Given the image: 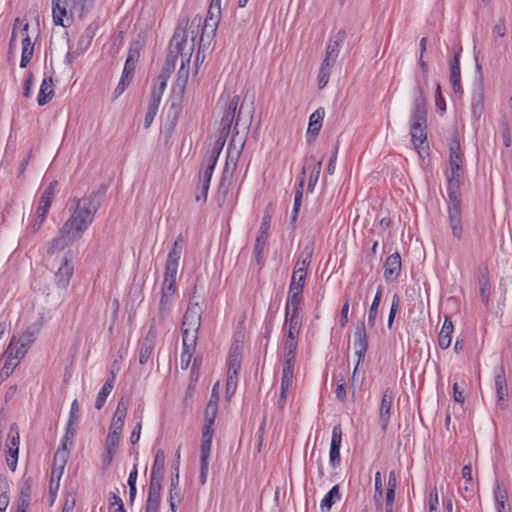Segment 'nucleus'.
Instances as JSON below:
<instances>
[{
    "instance_id": "46",
    "label": "nucleus",
    "mask_w": 512,
    "mask_h": 512,
    "mask_svg": "<svg viewBox=\"0 0 512 512\" xmlns=\"http://www.w3.org/2000/svg\"><path fill=\"white\" fill-rule=\"evenodd\" d=\"M382 496H383V488H382V476L379 471L375 473V491H374V501L377 509L382 508Z\"/></svg>"
},
{
    "instance_id": "45",
    "label": "nucleus",
    "mask_w": 512,
    "mask_h": 512,
    "mask_svg": "<svg viewBox=\"0 0 512 512\" xmlns=\"http://www.w3.org/2000/svg\"><path fill=\"white\" fill-rule=\"evenodd\" d=\"M31 501V486L28 482L21 488V492L17 501V508L24 509L27 511V508L30 505Z\"/></svg>"
},
{
    "instance_id": "42",
    "label": "nucleus",
    "mask_w": 512,
    "mask_h": 512,
    "mask_svg": "<svg viewBox=\"0 0 512 512\" xmlns=\"http://www.w3.org/2000/svg\"><path fill=\"white\" fill-rule=\"evenodd\" d=\"M313 254V246L312 245H306L301 253L299 254L298 260L295 264L294 268H302L307 272V268L311 262Z\"/></svg>"
},
{
    "instance_id": "8",
    "label": "nucleus",
    "mask_w": 512,
    "mask_h": 512,
    "mask_svg": "<svg viewBox=\"0 0 512 512\" xmlns=\"http://www.w3.org/2000/svg\"><path fill=\"white\" fill-rule=\"evenodd\" d=\"M157 341V329L155 325V319L152 320V323L149 327V330L145 337L139 340L138 342V351H139V364L145 365L151 359L155 345Z\"/></svg>"
},
{
    "instance_id": "28",
    "label": "nucleus",
    "mask_w": 512,
    "mask_h": 512,
    "mask_svg": "<svg viewBox=\"0 0 512 512\" xmlns=\"http://www.w3.org/2000/svg\"><path fill=\"white\" fill-rule=\"evenodd\" d=\"M320 132V109L315 110L310 118L309 125L307 129V143L308 145H312L315 143L317 136Z\"/></svg>"
},
{
    "instance_id": "2",
    "label": "nucleus",
    "mask_w": 512,
    "mask_h": 512,
    "mask_svg": "<svg viewBox=\"0 0 512 512\" xmlns=\"http://www.w3.org/2000/svg\"><path fill=\"white\" fill-rule=\"evenodd\" d=\"M463 162L464 156L461 153L459 136L457 132H454L449 142V167L445 171V177L448 194V223L453 236L458 240L462 238L463 234L461 193V186L465 181Z\"/></svg>"
},
{
    "instance_id": "53",
    "label": "nucleus",
    "mask_w": 512,
    "mask_h": 512,
    "mask_svg": "<svg viewBox=\"0 0 512 512\" xmlns=\"http://www.w3.org/2000/svg\"><path fill=\"white\" fill-rule=\"evenodd\" d=\"M162 480L163 478L150 476L148 494L161 495Z\"/></svg>"
},
{
    "instance_id": "10",
    "label": "nucleus",
    "mask_w": 512,
    "mask_h": 512,
    "mask_svg": "<svg viewBox=\"0 0 512 512\" xmlns=\"http://www.w3.org/2000/svg\"><path fill=\"white\" fill-rule=\"evenodd\" d=\"M220 18L221 17L210 15L209 12H207V16L205 18L202 33L199 40L197 59L199 58L201 50H204L205 48L209 47L213 38L215 37Z\"/></svg>"
},
{
    "instance_id": "50",
    "label": "nucleus",
    "mask_w": 512,
    "mask_h": 512,
    "mask_svg": "<svg viewBox=\"0 0 512 512\" xmlns=\"http://www.w3.org/2000/svg\"><path fill=\"white\" fill-rule=\"evenodd\" d=\"M210 183L199 180L196 188L195 200L206 202Z\"/></svg>"
},
{
    "instance_id": "40",
    "label": "nucleus",
    "mask_w": 512,
    "mask_h": 512,
    "mask_svg": "<svg viewBox=\"0 0 512 512\" xmlns=\"http://www.w3.org/2000/svg\"><path fill=\"white\" fill-rule=\"evenodd\" d=\"M216 163H217V160H215L214 157H212V158L204 157L203 168L200 171L199 180L210 183Z\"/></svg>"
},
{
    "instance_id": "55",
    "label": "nucleus",
    "mask_w": 512,
    "mask_h": 512,
    "mask_svg": "<svg viewBox=\"0 0 512 512\" xmlns=\"http://www.w3.org/2000/svg\"><path fill=\"white\" fill-rule=\"evenodd\" d=\"M121 439V435L117 434V432H108V435L106 437L105 441V448H109L112 450L117 449L119 442Z\"/></svg>"
},
{
    "instance_id": "48",
    "label": "nucleus",
    "mask_w": 512,
    "mask_h": 512,
    "mask_svg": "<svg viewBox=\"0 0 512 512\" xmlns=\"http://www.w3.org/2000/svg\"><path fill=\"white\" fill-rule=\"evenodd\" d=\"M242 350V344L235 341L230 348L228 362H242Z\"/></svg>"
},
{
    "instance_id": "29",
    "label": "nucleus",
    "mask_w": 512,
    "mask_h": 512,
    "mask_svg": "<svg viewBox=\"0 0 512 512\" xmlns=\"http://www.w3.org/2000/svg\"><path fill=\"white\" fill-rule=\"evenodd\" d=\"M297 341L285 340L283 369L294 370Z\"/></svg>"
},
{
    "instance_id": "23",
    "label": "nucleus",
    "mask_w": 512,
    "mask_h": 512,
    "mask_svg": "<svg viewBox=\"0 0 512 512\" xmlns=\"http://www.w3.org/2000/svg\"><path fill=\"white\" fill-rule=\"evenodd\" d=\"M68 3L69 0H52V18L56 26H68L64 24V18L68 13Z\"/></svg>"
},
{
    "instance_id": "44",
    "label": "nucleus",
    "mask_w": 512,
    "mask_h": 512,
    "mask_svg": "<svg viewBox=\"0 0 512 512\" xmlns=\"http://www.w3.org/2000/svg\"><path fill=\"white\" fill-rule=\"evenodd\" d=\"M182 331V348L195 350L198 331L189 330L187 328Z\"/></svg>"
},
{
    "instance_id": "37",
    "label": "nucleus",
    "mask_w": 512,
    "mask_h": 512,
    "mask_svg": "<svg viewBox=\"0 0 512 512\" xmlns=\"http://www.w3.org/2000/svg\"><path fill=\"white\" fill-rule=\"evenodd\" d=\"M340 499L341 493L339 485H335L322 498V511L324 510V508L326 509V511H330L332 506L338 501H340Z\"/></svg>"
},
{
    "instance_id": "4",
    "label": "nucleus",
    "mask_w": 512,
    "mask_h": 512,
    "mask_svg": "<svg viewBox=\"0 0 512 512\" xmlns=\"http://www.w3.org/2000/svg\"><path fill=\"white\" fill-rule=\"evenodd\" d=\"M237 134H238V132L236 131L235 134L232 136V139L229 143L226 164H225V167H224V170L222 173V177H221V180H220V183L218 186V192H217L218 200L224 201L232 187L233 174L237 167L238 158H239V156L242 152V149L244 147V141H242L239 149H236L234 142H235V138H236Z\"/></svg>"
},
{
    "instance_id": "56",
    "label": "nucleus",
    "mask_w": 512,
    "mask_h": 512,
    "mask_svg": "<svg viewBox=\"0 0 512 512\" xmlns=\"http://www.w3.org/2000/svg\"><path fill=\"white\" fill-rule=\"evenodd\" d=\"M271 219H272V209H271V205H268L264 210L262 222H261V225L259 228L260 230H262L263 233H265V231H267V232L269 231Z\"/></svg>"
},
{
    "instance_id": "49",
    "label": "nucleus",
    "mask_w": 512,
    "mask_h": 512,
    "mask_svg": "<svg viewBox=\"0 0 512 512\" xmlns=\"http://www.w3.org/2000/svg\"><path fill=\"white\" fill-rule=\"evenodd\" d=\"M399 306H400V297L398 294H394L393 298H392V302H391L389 316H388V323H387L388 329H392V325H393L395 316L397 314V311L399 309Z\"/></svg>"
},
{
    "instance_id": "11",
    "label": "nucleus",
    "mask_w": 512,
    "mask_h": 512,
    "mask_svg": "<svg viewBox=\"0 0 512 512\" xmlns=\"http://www.w3.org/2000/svg\"><path fill=\"white\" fill-rule=\"evenodd\" d=\"M484 100L485 89L482 80H480L474 85L471 93V113L473 120L477 123L480 121L485 111Z\"/></svg>"
},
{
    "instance_id": "54",
    "label": "nucleus",
    "mask_w": 512,
    "mask_h": 512,
    "mask_svg": "<svg viewBox=\"0 0 512 512\" xmlns=\"http://www.w3.org/2000/svg\"><path fill=\"white\" fill-rule=\"evenodd\" d=\"M381 301H377V300H374L372 301V304L369 308V311H368V325L370 327H373L376 323V319H377V316H378V308H379V305H380Z\"/></svg>"
},
{
    "instance_id": "31",
    "label": "nucleus",
    "mask_w": 512,
    "mask_h": 512,
    "mask_svg": "<svg viewBox=\"0 0 512 512\" xmlns=\"http://www.w3.org/2000/svg\"><path fill=\"white\" fill-rule=\"evenodd\" d=\"M189 77V67L185 65L184 59H182L181 66L177 72V79L173 86V92H179V94L185 93L186 84Z\"/></svg>"
},
{
    "instance_id": "47",
    "label": "nucleus",
    "mask_w": 512,
    "mask_h": 512,
    "mask_svg": "<svg viewBox=\"0 0 512 512\" xmlns=\"http://www.w3.org/2000/svg\"><path fill=\"white\" fill-rule=\"evenodd\" d=\"M293 373L294 370L291 369H283L282 370V377H281V393H287V390L289 387H291L293 383Z\"/></svg>"
},
{
    "instance_id": "24",
    "label": "nucleus",
    "mask_w": 512,
    "mask_h": 512,
    "mask_svg": "<svg viewBox=\"0 0 512 512\" xmlns=\"http://www.w3.org/2000/svg\"><path fill=\"white\" fill-rule=\"evenodd\" d=\"M301 301H302V291L289 289L286 307H285V316L299 317L298 309H299Z\"/></svg>"
},
{
    "instance_id": "62",
    "label": "nucleus",
    "mask_w": 512,
    "mask_h": 512,
    "mask_svg": "<svg viewBox=\"0 0 512 512\" xmlns=\"http://www.w3.org/2000/svg\"><path fill=\"white\" fill-rule=\"evenodd\" d=\"M179 264L167 263L165 264L164 279H168L172 282H176V275Z\"/></svg>"
},
{
    "instance_id": "59",
    "label": "nucleus",
    "mask_w": 512,
    "mask_h": 512,
    "mask_svg": "<svg viewBox=\"0 0 512 512\" xmlns=\"http://www.w3.org/2000/svg\"><path fill=\"white\" fill-rule=\"evenodd\" d=\"M506 21L505 18H500L499 21L492 28V35L496 37H504L506 35Z\"/></svg>"
},
{
    "instance_id": "20",
    "label": "nucleus",
    "mask_w": 512,
    "mask_h": 512,
    "mask_svg": "<svg viewBox=\"0 0 512 512\" xmlns=\"http://www.w3.org/2000/svg\"><path fill=\"white\" fill-rule=\"evenodd\" d=\"M28 29L29 24L26 23L20 31L22 35V53L20 60L21 68H25L29 64L34 53V43L31 41V38L28 34Z\"/></svg>"
},
{
    "instance_id": "52",
    "label": "nucleus",
    "mask_w": 512,
    "mask_h": 512,
    "mask_svg": "<svg viewBox=\"0 0 512 512\" xmlns=\"http://www.w3.org/2000/svg\"><path fill=\"white\" fill-rule=\"evenodd\" d=\"M79 403L78 401L75 399L72 404H71V408H70V413H69V419H68V426H76L77 423H78V420H79Z\"/></svg>"
},
{
    "instance_id": "61",
    "label": "nucleus",
    "mask_w": 512,
    "mask_h": 512,
    "mask_svg": "<svg viewBox=\"0 0 512 512\" xmlns=\"http://www.w3.org/2000/svg\"><path fill=\"white\" fill-rule=\"evenodd\" d=\"M266 247V243L261 240H255L254 245V254H255V261L258 265H261L263 263V252Z\"/></svg>"
},
{
    "instance_id": "21",
    "label": "nucleus",
    "mask_w": 512,
    "mask_h": 512,
    "mask_svg": "<svg viewBox=\"0 0 512 512\" xmlns=\"http://www.w3.org/2000/svg\"><path fill=\"white\" fill-rule=\"evenodd\" d=\"M212 440H202L200 445V476L199 481L204 485L207 481L209 457L211 452Z\"/></svg>"
},
{
    "instance_id": "16",
    "label": "nucleus",
    "mask_w": 512,
    "mask_h": 512,
    "mask_svg": "<svg viewBox=\"0 0 512 512\" xmlns=\"http://www.w3.org/2000/svg\"><path fill=\"white\" fill-rule=\"evenodd\" d=\"M462 48H454L453 59L450 62V82L453 88V91L458 94L462 93V85H461V71H460V54Z\"/></svg>"
},
{
    "instance_id": "15",
    "label": "nucleus",
    "mask_w": 512,
    "mask_h": 512,
    "mask_svg": "<svg viewBox=\"0 0 512 512\" xmlns=\"http://www.w3.org/2000/svg\"><path fill=\"white\" fill-rule=\"evenodd\" d=\"M394 400V392L391 388H387L384 390L380 409H379V420L383 429H386L391 417L392 407Z\"/></svg>"
},
{
    "instance_id": "58",
    "label": "nucleus",
    "mask_w": 512,
    "mask_h": 512,
    "mask_svg": "<svg viewBox=\"0 0 512 512\" xmlns=\"http://www.w3.org/2000/svg\"><path fill=\"white\" fill-rule=\"evenodd\" d=\"M218 405L214 401H209L205 409V422L211 421L214 424L217 416Z\"/></svg>"
},
{
    "instance_id": "17",
    "label": "nucleus",
    "mask_w": 512,
    "mask_h": 512,
    "mask_svg": "<svg viewBox=\"0 0 512 512\" xmlns=\"http://www.w3.org/2000/svg\"><path fill=\"white\" fill-rule=\"evenodd\" d=\"M238 103H239V96L238 95L233 96L228 104V107H227L222 119H221V126L231 128L233 122L235 121L234 131L237 130L239 120H240V115H241V109H242V106H241L236 115Z\"/></svg>"
},
{
    "instance_id": "6",
    "label": "nucleus",
    "mask_w": 512,
    "mask_h": 512,
    "mask_svg": "<svg viewBox=\"0 0 512 512\" xmlns=\"http://www.w3.org/2000/svg\"><path fill=\"white\" fill-rule=\"evenodd\" d=\"M310 172L309 181L307 191L312 192L317 184L318 178L320 176V161L316 160V156L311 155L306 158L305 163L302 168V175H305L307 172ZM303 187H304V176H302L299 180L298 187L295 191L296 199L302 200L303 195Z\"/></svg>"
},
{
    "instance_id": "14",
    "label": "nucleus",
    "mask_w": 512,
    "mask_h": 512,
    "mask_svg": "<svg viewBox=\"0 0 512 512\" xmlns=\"http://www.w3.org/2000/svg\"><path fill=\"white\" fill-rule=\"evenodd\" d=\"M346 34L344 31L337 32L332 39L329 40L326 47L324 63L326 67L333 66L336 62L340 50V45L344 42Z\"/></svg>"
},
{
    "instance_id": "32",
    "label": "nucleus",
    "mask_w": 512,
    "mask_h": 512,
    "mask_svg": "<svg viewBox=\"0 0 512 512\" xmlns=\"http://www.w3.org/2000/svg\"><path fill=\"white\" fill-rule=\"evenodd\" d=\"M494 380L497 394V402L500 405L501 402L504 400V397L507 395V381L504 370L502 368H500L495 373Z\"/></svg>"
},
{
    "instance_id": "34",
    "label": "nucleus",
    "mask_w": 512,
    "mask_h": 512,
    "mask_svg": "<svg viewBox=\"0 0 512 512\" xmlns=\"http://www.w3.org/2000/svg\"><path fill=\"white\" fill-rule=\"evenodd\" d=\"M480 297L485 306L489 304L491 285L488 276V269L484 268L479 277Z\"/></svg>"
},
{
    "instance_id": "64",
    "label": "nucleus",
    "mask_w": 512,
    "mask_h": 512,
    "mask_svg": "<svg viewBox=\"0 0 512 512\" xmlns=\"http://www.w3.org/2000/svg\"><path fill=\"white\" fill-rule=\"evenodd\" d=\"M439 497L436 487H434L429 494V512H439Z\"/></svg>"
},
{
    "instance_id": "41",
    "label": "nucleus",
    "mask_w": 512,
    "mask_h": 512,
    "mask_svg": "<svg viewBox=\"0 0 512 512\" xmlns=\"http://www.w3.org/2000/svg\"><path fill=\"white\" fill-rule=\"evenodd\" d=\"M307 272L303 270L302 268H294L291 282L289 285L290 290H298L302 291L305 283Z\"/></svg>"
},
{
    "instance_id": "51",
    "label": "nucleus",
    "mask_w": 512,
    "mask_h": 512,
    "mask_svg": "<svg viewBox=\"0 0 512 512\" xmlns=\"http://www.w3.org/2000/svg\"><path fill=\"white\" fill-rule=\"evenodd\" d=\"M493 492L495 502H508V492L506 488L500 484L499 481H496Z\"/></svg>"
},
{
    "instance_id": "3",
    "label": "nucleus",
    "mask_w": 512,
    "mask_h": 512,
    "mask_svg": "<svg viewBox=\"0 0 512 512\" xmlns=\"http://www.w3.org/2000/svg\"><path fill=\"white\" fill-rule=\"evenodd\" d=\"M427 109L423 86L417 82L414 94L413 110L410 117V135L415 148L427 141Z\"/></svg>"
},
{
    "instance_id": "33",
    "label": "nucleus",
    "mask_w": 512,
    "mask_h": 512,
    "mask_svg": "<svg viewBox=\"0 0 512 512\" xmlns=\"http://www.w3.org/2000/svg\"><path fill=\"white\" fill-rule=\"evenodd\" d=\"M97 29H98V26L94 23H91L84 30L83 34L80 36V38L78 40V45H77V48L80 50V52L86 51L88 49V47L91 45Z\"/></svg>"
},
{
    "instance_id": "25",
    "label": "nucleus",
    "mask_w": 512,
    "mask_h": 512,
    "mask_svg": "<svg viewBox=\"0 0 512 512\" xmlns=\"http://www.w3.org/2000/svg\"><path fill=\"white\" fill-rule=\"evenodd\" d=\"M116 380V374L114 371L110 372V377L106 380L101 390L99 391L96 400H95V408L97 410H101L105 405L106 399L114 388V383Z\"/></svg>"
},
{
    "instance_id": "22",
    "label": "nucleus",
    "mask_w": 512,
    "mask_h": 512,
    "mask_svg": "<svg viewBox=\"0 0 512 512\" xmlns=\"http://www.w3.org/2000/svg\"><path fill=\"white\" fill-rule=\"evenodd\" d=\"M57 184H58L57 181L50 182L40 197V201H39L37 210L41 211L40 212L41 219L46 218V215L49 211V208L51 206V203H52V200H53V197L55 194Z\"/></svg>"
},
{
    "instance_id": "18",
    "label": "nucleus",
    "mask_w": 512,
    "mask_h": 512,
    "mask_svg": "<svg viewBox=\"0 0 512 512\" xmlns=\"http://www.w3.org/2000/svg\"><path fill=\"white\" fill-rule=\"evenodd\" d=\"M401 272V256L398 252L389 255L384 263V278L387 282L395 281Z\"/></svg>"
},
{
    "instance_id": "19",
    "label": "nucleus",
    "mask_w": 512,
    "mask_h": 512,
    "mask_svg": "<svg viewBox=\"0 0 512 512\" xmlns=\"http://www.w3.org/2000/svg\"><path fill=\"white\" fill-rule=\"evenodd\" d=\"M342 442V428L341 425H335L332 431L329 461L333 467L340 464V447Z\"/></svg>"
},
{
    "instance_id": "13",
    "label": "nucleus",
    "mask_w": 512,
    "mask_h": 512,
    "mask_svg": "<svg viewBox=\"0 0 512 512\" xmlns=\"http://www.w3.org/2000/svg\"><path fill=\"white\" fill-rule=\"evenodd\" d=\"M353 346L358 363L364 361L368 349V336L364 322H360L356 326Z\"/></svg>"
},
{
    "instance_id": "57",
    "label": "nucleus",
    "mask_w": 512,
    "mask_h": 512,
    "mask_svg": "<svg viewBox=\"0 0 512 512\" xmlns=\"http://www.w3.org/2000/svg\"><path fill=\"white\" fill-rule=\"evenodd\" d=\"M17 365L18 362H12L11 360H7L4 363L2 370L0 372V383L10 376V374L15 370Z\"/></svg>"
},
{
    "instance_id": "9",
    "label": "nucleus",
    "mask_w": 512,
    "mask_h": 512,
    "mask_svg": "<svg viewBox=\"0 0 512 512\" xmlns=\"http://www.w3.org/2000/svg\"><path fill=\"white\" fill-rule=\"evenodd\" d=\"M195 299V291L190 297L188 308L184 314L181 329L199 331L202 319V308Z\"/></svg>"
},
{
    "instance_id": "60",
    "label": "nucleus",
    "mask_w": 512,
    "mask_h": 512,
    "mask_svg": "<svg viewBox=\"0 0 512 512\" xmlns=\"http://www.w3.org/2000/svg\"><path fill=\"white\" fill-rule=\"evenodd\" d=\"M35 331L29 327L26 329V331L21 335L19 340H16V344H19V342H22L26 346H30L35 341Z\"/></svg>"
},
{
    "instance_id": "63",
    "label": "nucleus",
    "mask_w": 512,
    "mask_h": 512,
    "mask_svg": "<svg viewBox=\"0 0 512 512\" xmlns=\"http://www.w3.org/2000/svg\"><path fill=\"white\" fill-rule=\"evenodd\" d=\"M132 78L133 77H125L124 74L122 73L121 79H120L116 89L114 90V98L119 97L126 90V88L129 86Z\"/></svg>"
},
{
    "instance_id": "36",
    "label": "nucleus",
    "mask_w": 512,
    "mask_h": 512,
    "mask_svg": "<svg viewBox=\"0 0 512 512\" xmlns=\"http://www.w3.org/2000/svg\"><path fill=\"white\" fill-rule=\"evenodd\" d=\"M184 248V239L182 235H178L176 240L174 241L171 250L167 256V263L179 264V260L181 258L182 252Z\"/></svg>"
},
{
    "instance_id": "30",
    "label": "nucleus",
    "mask_w": 512,
    "mask_h": 512,
    "mask_svg": "<svg viewBox=\"0 0 512 512\" xmlns=\"http://www.w3.org/2000/svg\"><path fill=\"white\" fill-rule=\"evenodd\" d=\"M241 368V362H228V373L226 382L227 393H234L237 387L238 373Z\"/></svg>"
},
{
    "instance_id": "12",
    "label": "nucleus",
    "mask_w": 512,
    "mask_h": 512,
    "mask_svg": "<svg viewBox=\"0 0 512 512\" xmlns=\"http://www.w3.org/2000/svg\"><path fill=\"white\" fill-rule=\"evenodd\" d=\"M74 272V266L72 264V253L68 251L62 262L60 267L55 273V282L58 286L65 288L68 286L70 279Z\"/></svg>"
},
{
    "instance_id": "43",
    "label": "nucleus",
    "mask_w": 512,
    "mask_h": 512,
    "mask_svg": "<svg viewBox=\"0 0 512 512\" xmlns=\"http://www.w3.org/2000/svg\"><path fill=\"white\" fill-rule=\"evenodd\" d=\"M284 326L285 327L288 326V333H287L286 340H291V338H292V341H297L296 337L298 335L299 326H300L299 317L285 316Z\"/></svg>"
},
{
    "instance_id": "39",
    "label": "nucleus",
    "mask_w": 512,
    "mask_h": 512,
    "mask_svg": "<svg viewBox=\"0 0 512 512\" xmlns=\"http://www.w3.org/2000/svg\"><path fill=\"white\" fill-rule=\"evenodd\" d=\"M28 346L23 344L22 342H19V344H16V337H13L11 339V342L6 350V353H9L10 358H14L17 360L22 359L25 354L28 351Z\"/></svg>"
},
{
    "instance_id": "35",
    "label": "nucleus",
    "mask_w": 512,
    "mask_h": 512,
    "mask_svg": "<svg viewBox=\"0 0 512 512\" xmlns=\"http://www.w3.org/2000/svg\"><path fill=\"white\" fill-rule=\"evenodd\" d=\"M166 455L163 449H158L155 454L150 476L163 478Z\"/></svg>"
},
{
    "instance_id": "26",
    "label": "nucleus",
    "mask_w": 512,
    "mask_h": 512,
    "mask_svg": "<svg viewBox=\"0 0 512 512\" xmlns=\"http://www.w3.org/2000/svg\"><path fill=\"white\" fill-rule=\"evenodd\" d=\"M452 333L453 323L450 317L446 316L438 336V344L441 349L445 350L450 347L452 341Z\"/></svg>"
},
{
    "instance_id": "27",
    "label": "nucleus",
    "mask_w": 512,
    "mask_h": 512,
    "mask_svg": "<svg viewBox=\"0 0 512 512\" xmlns=\"http://www.w3.org/2000/svg\"><path fill=\"white\" fill-rule=\"evenodd\" d=\"M54 96L53 79L52 77H45L41 83L37 102L39 106H44Z\"/></svg>"
},
{
    "instance_id": "1",
    "label": "nucleus",
    "mask_w": 512,
    "mask_h": 512,
    "mask_svg": "<svg viewBox=\"0 0 512 512\" xmlns=\"http://www.w3.org/2000/svg\"><path fill=\"white\" fill-rule=\"evenodd\" d=\"M105 194L106 186L101 184L97 190L88 195L73 199L75 205L72 213L59 229L56 237L51 240L47 249L48 254L61 251L82 238L85 231L93 223L95 214L104 201Z\"/></svg>"
},
{
    "instance_id": "5",
    "label": "nucleus",
    "mask_w": 512,
    "mask_h": 512,
    "mask_svg": "<svg viewBox=\"0 0 512 512\" xmlns=\"http://www.w3.org/2000/svg\"><path fill=\"white\" fill-rule=\"evenodd\" d=\"M187 39H186V32L184 29H176L174 32L173 38L170 43V49L166 56L163 68L161 73H164V75L168 74V77L173 72L176 60H177V54L180 53L182 59L186 55L183 54V46L186 45Z\"/></svg>"
},
{
    "instance_id": "38",
    "label": "nucleus",
    "mask_w": 512,
    "mask_h": 512,
    "mask_svg": "<svg viewBox=\"0 0 512 512\" xmlns=\"http://www.w3.org/2000/svg\"><path fill=\"white\" fill-rule=\"evenodd\" d=\"M184 94H179V92H173L170 98V108L168 111V117H172V121L176 122L179 114L181 113L182 107L181 103L183 100Z\"/></svg>"
},
{
    "instance_id": "7",
    "label": "nucleus",
    "mask_w": 512,
    "mask_h": 512,
    "mask_svg": "<svg viewBox=\"0 0 512 512\" xmlns=\"http://www.w3.org/2000/svg\"><path fill=\"white\" fill-rule=\"evenodd\" d=\"M76 434L75 426H68L66 425L65 434L61 440V445L58 447L55 455H54V467L52 469V477L56 473V466L59 463V475L62 474V471L64 469V466L67 462L69 452H68V446H72L73 439ZM60 478V476H58Z\"/></svg>"
}]
</instances>
